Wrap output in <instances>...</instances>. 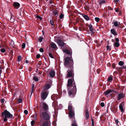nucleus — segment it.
Here are the masks:
<instances>
[{
    "label": "nucleus",
    "mask_w": 126,
    "mask_h": 126,
    "mask_svg": "<svg viewBox=\"0 0 126 126\" xmlns=\"http://www.w3.org/2000/svg\"><path fill=\"white\" fill-rule=\"evenodd\" d=\"M40 117L42 118L40 120L41 123H42L44 121V119L49 120L50 117V114L49 111L40 112Z\"/></svg>",
    "instance_id": "f257e3e1"
},
{
    "label": "nucleus",
    "mask_w": 126,
    "mask_h": 126,
    "mask_svg": "<svg viewBox=\"0 0 126 126\" xmlns=\"http://www.w3.org/2000/svg\"><path fill=\"white\" fill-rule=\"evenodd\" d=\"M2 115L3 118V120L4 122L7 120V118L13 119L14 118L13 115L6 110H4L2 113Z\"/></svg>",
    "instance_id": "f03ea898"
},
{
    "label": "nucleus",
    "mask_w": 126,
    "mask_h": 126,
    "mask_svg": "<svg viewBox=\"0 0 126 126\" xmlns=\"http://www.w3.org/2000/svg\"><path fill=\"white\" fill-rule=\"evenodd\" d=\"M64 61V64L65 66H67L69 65L71 68H73V61L71 58L66 57Z\"/></svg>",
    "instance_id": "7ed1b4c3"
},
{
    "label": "nucleus",
    "mask_w": 126,
    "mask_h": 126,
    "mask_svg": "<svg viewBox=\"0 0 126 126\" xmlns=\"http://www.w3.org/2000/svg\"><path fill=\"white\" fill-rule=\"evenodd\" d=\"M49 107L48 105L44 102H42L41 104L40 112L48 111Z\"/></svg>",
    "instance_id": "20e7f679"
},
{
    "label": "nucleus",
    "mask_w": 126,
    "mask_h": 126,
    "mask_svg": "<svg viewBox=\"0 0 126 126\" xmlns=\"http://www.w3.org/2000/svg\"><path fill=\"white\" fill-rule=\"evenodd\" d=\"M57 43L59 46L61 47L62 49L64 48V46L65 45V43L61 40H59L57 41Z\"/></svg>",
    "instance_id": "39448f33"
},
{
    "label": "nucleus",
    "mask_w": 126,
    "mask_h": 126,
    "mask_svg": "<svg viewBox=\"0 0 126 126\" xmlns=\"http://www.w3.org/2000/svg\"><path fill=\"white\" fill-rule=\"evenodd\" d=\"M77 89L76 87L75 86H74L73 88L71 90H70L69 91L68 94L69 96H71L73 94L75 93L76 92Z\"/></svg>",
    "instance_id": "423d86ee"
},
{
    "label": "nucleus",
    "mask_w": 126,
    "mask_h": 126,
    "mask_svg": "<svg viewBox=\"0 0 126 126\" xmlns=\"http://www.w3.org/2000/svg\"><path fill=\"white\" fill-rule=\"evenodd\" d=\"M67 74L66 76V78H68L69 77L73 76L74 74L73 71L72 70H68L67 71Z\"/></svg>",
    "instance_id": "0eeeda50"
},
{
    "label": "nucleus",
    "mask_w": 126,
    "mask_h": 126,
    "mask_svg": "<svg viewBox=\"0 0 126 126\" xmlns=\"http://www.w3.org/2000/svg\"><path fill=\"white\" fill-rule=\"evenodd\" d=\"M48 95V93L46 92H43L41 94L42 99L44 100L46 98Z\"/></svg>",
    "instance_id": "6e6552de"
},
{
    "label": "nucleus",
    "mask_w": 126,
    "mask_h": 126,
    "mask_svg": "<svg viewBox=\"0 0 126 126\" xmlns=\"http://www.w3.org/2000/svg\"><path fill=\"white\" fill-rule=\"evenodd\" d=\"M115 92L113 90L109 89L106 91L104 92V94L106 96L108 94L111 93Z\"/></svg>",
    "instance_id": "1a4fd4ad"
},
{
    "label": "nucleus",
    "mask_w": 126,
    "mask_h": 126,
    "mask_svg": "<svg viewBox=\"0 0 126 126\" xmlns=\"http://www.w3.org/2000/svg\"><path fill=\"white\" fill-rule=\"evenodd\" d=\"M50 122L49 120L45 121L43 124V126H50Z\"/></svg>",
    "instance_id": "9d476101"
},
{
    "label": "nucleus",
    "mask_w": 126,
    "mask_h": 126,
    "mask_svg": "<svg viewBox=\"0 0 126 126\" xmlns=\"http://www.w3.org/2000/svg\"><path fill=\"white\" fill-rule=\"evenodd\" d=\"M124 106V104L123 102H122L119 105V108L121 112H123L124 110L123 108V106Z\"/></svg>",
    "instance_id": "9b49d317"
},
{
    "label": "nucleus",
    "mask_w": 126,
    "mask_h": 126,
    "mask_svg": "<svg viewBox=\"0 0 126 126\" xmlns=\"http://www.w3.org/2000/svg\"><path fill=\"white\" fill-rule=\"evenodd\" d=\"M112 34L114 36H117L118 35L117 32L116 30L114 29H111L110 30Z\"/></svg>",
    "instance_id": "f8f14e48"
},
{
    "label": "nucleus",
    "mask_w": 126,
    "mask_h": 126,
    "mask_svg": "<svg viewBox=\"0 0 126 126\" xmlns=\"http://www.w3.org/2000/svg\"><path fill=\"white\" fill-rule=\"evenodd\" d=\"M73 83V79H69L68 81L67 87H69L70 86L72 85Z\"/></svg>",
    "instance_id": "ddd939ff"
},
{
    "label": "nucleus",
    "mask_w": 126,
    "mask_h": 126,
    "mask_svg": "<svg viewBox=\"0 0 126 126\" xmlns=\"http://www.w3.org/2000/svg\"><path fill=\"white\" fill-rule=\"evenodd\" d=\"M124 95L122 94H119L117 97V100H120L122 98L124 97Z\"/></svg>",
    "instance_id": "4468645a"
},
{
    "label": "nucleus",
    "mask_w": 126,
    "mask_h": 126,
    "mask_svg": "<svg viewBox=\"0 0 126 126\" xmlns=\"http://www.w3.org/2000/svg\"><path fill=\"white\" fill-rule=\"evenodd\" d=\"M13 5L15 8L16 9H18L19 7L20 4L17 2H15L14 3Z\"/></svg>",
    "instance_id": "2eb2a0df"
},
{
    "label": "nucleus",
    "mask_w": 126,
    "mask_h": 126,
    "mask_svg": "<svg viewBox=\"0 0 126 126\" xmlns=\"http://www.w3.org/2000/svg\"><path fill=\"white\" fill-rule=\"evenodd\" d=\"M69 116L71 118H73L74 117V114L73 111L69 112Z\"/></svg>",
    "instance_id": "dca6fc26"
},
{
    "label": "nucleus",
    "mask_w": 126,
    "mask_h": 126,
    "mask_svg": "<svg viewBox=\"0 0 126 126\" xmlns=\"http://www.w3.org/2000/svg\"><path fill=\"white\" fill-rule=\"evenodd\" d=\"M85 115L86 116L85 118L86 120L88 119L89 117V113L88 110H86L85 111Z\"/></svg>",
    "instance_id": "f3484780"
},
{
    "label": "nucleus",
    "mask_w": 126,
    "mask_h": 126,
    "mask_svg": "<svg viewBox=\"0 0 126 126\" xmlns=\"http://www.w3.org/2000/svg\"><path fill=\"white\" fill-rule=\"evenodd\" d=\"M55 72L54 70H52L49 73L50 76L52 78H53L55 75Z\"/></svg>",
    "instance_id": "a211bd4d"
},
{
    "label": "nucleus",
    "mask_w": 126,
    "mask_h": 126,
    "mask_svg": "<svg viewBox=\"0 0 126 126\" xmlns=\"http://www.w3.org/2000/svg\"><path fill=\"white\" fill-rule=\"evenodd\" d=\"M31 117L33 118L34 120H37V114L36 113H35L34 114H33L31 116Z\"/></svg>",
    "instance_id": "6ab92c4d"
},
{
    "label": "nucleus",
    "mask_w": 126,
    "mask_h": 126,
    "mask_svg": "<svg viewBox=\"0 0 126 126\" xmlns=\"http://www.w3.org/2000/svg\"><path fill=\"white\" fill-rule=\"evenodd\" d=\"M51 47L53 49H56L57 47L55 44L53 43H52L51 44Z\"/></svg>",
    "instance_id": "aec40b11"
},
{
    "label": "nucleus",
    "mask_w": 126,
    "mask_h": 126,
    "mask_svg": "<svg viewBox=\"0 0 126 126\" xmlns=\"http://www.w3.org/2000/svg\"><path fill=\"white\" fill-rule=\"evenodd\" d=\"M113 45L114 47H118L119 46L120 44L119 42H115Z\"/></svg>",
    "instance_id": "412c9836"
},
{
    "label": "nucleus",
    "mask_w": 126,
    "mask_h": 126,
    "mask_svg": "<svg viewBox=\"0 0 126 126\" xmlns=\"http://www.w3.org/2000/svg\"><path fill=\"white\" fill-rule=\"evenodd\" d=\"M83 17L87 21L89 20V18L87 16L84 15L83 16Z\"/></svg>",
    "instance_id": "4be33fe9"
},
{
    "label": "nucleus",
    "mask_w": 126,
    "mask_h": 126,
    "mask_svg": "<svg viewBox=\"0 0 126 126\" xmlns=\"http://www.w3.org/2000/svg\"><path fill=\"white\" fill-rule=\"evenodd\" d=\"M63 51L65 53L67 54H70V51L67 49H63Z\"/></svg>",
    "instance_id": "5701e85b"
},
{
    "label": "nucleus",
    "mask_w": 126,
    "mask_h": 126,
    "mask_svg": "<svg viewBox=\"0 0 126 126\" xmlns=\"http://www.w3.org/2000/svg\"><path fill=\"white\" fill-rule=\"evenodd\" d=\"M89 29L90 31L92 32V33L93 32L94 29L92 25H90L89 26Z\"/></svg>",
    "instance_id": "b1692460"
},
{
    "label": "nucleus",
    "mask_w": 126,
    "mask_h": 126,
    "mask_svg": "<svg viewBox=\"0 0 126 126\" xmlns=\"http://www.w3.org/2000/svg\"><path fill=\"white\" fill-rule=\"evenodd\" d=\"M68 110L69 112L73 111V108L70 105H69L68 106Z\"/></svg>",
    "instance_id": "393cba45"
},
{
    "label": "nucleus",
    "mask_w": 126,
    "mask_h": 126,
    "mask_svg": "<svg viewBox=\"0 0 126 126\" xmlns=\"http://www.w3.org/2000/svg\"><path fill=\"white\" fill-rule=\"evenodd\" d=\"M113 79V78L111 76H109L108 79V81L109 82H111Z\"/></svg>",
    "instance_id": "a878e982"
},
{
    "label": "nucleus",
    "mask_w": 126,
    "mask_h": 126,
    "mask_svg": "<svg viewBox=\"0 0 126 126\" xmlns=\"http://www.w3.org/2000/svg\"><path fill=\"white\" fill-rule=\"evenodd\" d=\"M120 23H118L117 22L115 21L114 22L113 24L114 26L115 27L118 26L120 24Z\"/></svg>",
    "instance_id": "bb28decb"
},
{
    "label": "nucleus",
    "mask_w": 126,
    "mask_h": 126,
    "mask_svg": "<svg viewBox=\"0 0 126 126\" xmlns=\"http://www.w3.org/2000/svg\"><path fill=\"white\" fill-rule=\"evenodd\" d=\"M124 63L123 61H121L119 62L118 64L120 66H122L124 65Z\"/></svg>",
    "instance_id": "cd10ccee"
},
{
    "label": "nucleus",
    "mask_w": 126,
    "mask_h": 126,
    "mask_svg": "<svg viewBox=\"0 0 126 126\" xmlns=\"http://www.w3.org/2000/svg\"><path fill=\"white\" fill-rule=\"evenodd\" d=\"M53 14L56 16H57L58 14V12L56 10L54 11L53 12Z\"/></svg>",
    "instance_id": "c85d7f7f"
},
{
    "label": "nucleus",
    "mask_w": 126,
    "mask_h": 126,
    "mask_svg": "<svg viewBox=\"0 0 126 126\" xmlns=\"http://www.w3.org/2000/svg\"><path fill=\"white\" fill-rule=\"evenodd\" d=\"M10 45L13 47H14V43L13 40H11Z\"/></svg>",
    "instance_id": "c756f323"
},
{
    "label": "nucleus",
    "mask_w": 126,
    "mask_h": 126,
    "mask_svg": "<svg viewBox=\"0 0 126 126\" xmlns=\"http://www.w3.org/2000/svg\"><path fill=\"white\" fill-rule=\"evenodd\" d=\"M34 85H33L32 86V89L31 90V91H30L31 94V95H32V94L33 92V88H34Z\"/></svg>",
    "instance_id": "7c9ffc66"
},
{
    "label": "nucleus",
    "mask_w": 126,
    "mask_h": 126,
    "mask_svg": "<svg viewBox=\"0 0 126 126\" xmlns=\"http://www.w3.org/2000/svg\"><path fill=\"white\" fill-rule=\"evenodd\" d=\"M111 47L110 46H107V49L108 50L110 51L111 50Z\"/></svg>",
    "instance_id": "2f4dec72"
},
{
    "label": "nucleus",
    "mask_w": 126,
    "mask_h": 126,
    "mask_svg": "<svg viewBox=\"0 0 126 126\" xmlns=\"http://www.w3.org/2000/svg\"><path fill=\"white\" fill-rule=\"evenodd\" d=\"M50 88V86L49 84H47L45 86V89H47Z\"/></svg>",
    "instance_id": "473e14b6"
},
{
    "label": "nucleus",
    "mask_w": 126,
    "mask_h": 126,
    "mask_svg": "<svg viewBox=\"0 0 126 126\" xmlns=\"http://www.w3.org/2000/svg\"><path fill=\"white\" fill-rule=\"evenodd\" d=\"M71 126H78L76 122L75 121L72 123Z\"/></svg>",
    "instance_id": "72a5a7b5"
},
{
    "label": "nucleus",
    "mask_w": 126,
    "mask_h": 126,
    "mask_svg": "<svg viewBox=\"0 0 126 126\" xmlns=\"http://www.w3.org/2000/svg\"><path fill=\"white\" fill-rule=\"evenodd\" d=\"M50 24L52 26V27L53 28L54 27V23L53 21L52 20H51L50 21Z\"/></svg>",
    "instance_id": "f704fd0d"
},
{
    "label": "nucleus",
    "mask_w": 126,
    "mask_h": 126,
    "mask_svg": "<svg viewBox=\"0 0 126 126\" xmlns=\"http://www.w3.org/2000/svg\"><path fill=\"white\" fill-rule=\"evenodd\" d=\"M95 20L96 22H98L99 21L100 19L98 17H96L95 18Z\"/></svg>",
    "instance_id": "c9c22d12"
},
{
    "label": "nucleus",
    "mask_w": 126,
    "mask_h": 126,
    "mask_svg": "<svg viewBox=\"0 0 126 126\" xmlns=\"http://www.w3.org/2000/svg\"><path fill=\"white\" fill-rule=\"evenodd\" d=\"M119 68L120 69H125L126 68V65L123 66L122 67H119Z\"/></svg>",
    "instance_id": "e433bc0d"
},
{
    "label": "nucleus",
    "mask_w": 126,
    "mask_h": 126,
    "mask_svg": "<svg viewBox=\"0 0 126 126\" xmlns=\"http://www.w3.org/2000/svg\"><path fill=\"white\" fill-rule=\"evenodd\" d=\"M0 51L2 53H4L5 52L6 50L5 48H2L0 50Z\"/></svg>",
    "instance_id": "4c0bfd02"
},
{
    "label": "nucleus",
    "mask_w": 126,
    "mask_h": 126,
    "mask_svg": "<svg viewBox=\"0 0 126 126\" xmlns=\"http://www.w3.org/2000/svg\"><path fill=\"white\" fill-rule=\"evenodd\" d=\"M43 39V38L42 37H40L39 39V40L40 42H42V40Z\"/></svg>",
    "instance_id": "58836bf2"
},
{
    "label": "nucleus",
    "mask_w": 126,
    "mask_h": 126,
    "mask_svg": "<svg viewBox=\"0 0 126 126\" xmlns=\"http://www.w3.org/2000/svg\"><path fill=\"white\" fill-rule=\"evenodd\" d=\"M15 19L14 18H12V16H11V18H10V20L11 21V22H13L15 21Z\"/></svg>",
    "instance_id": "ea45409f"
},
{
    "label": "nucleus",
    "mask_w": 126,
    "mask_h": 126,
    "mask_svg": "<svg viewBox=\"0 0 126 126\" xmlns=\"http://www.w3.org/2000/svg\"><path fill=\"white\" fill-rule=\"evenodd\" d=\"M33 79L35 81H37L38 80V78L36 77H34L33 78Z\"/></svg>",
    "instance_id": "a19ab883"
},
{
    "label": "nucleus",
    "mask_w": 126,
    "mask_h": 126,
    "mask_svg": "<svg viewBox=\"0 0 126 126\" xmlns=\"http://www.w3.org/2000/svg\"><path fill=\"white\" fill-rule=\"evenodd\" d=\"M115 121L116 125H118V124L119 122L118 120L117 119H115Z\"/></svg>",
    "instance_id": "79ce46f5"
},
{
    "label": "nucleus",
    "mask_w": 126,
    "mask_h": 126,
    "mask_svg": "<svg viewBox=\"0 0 126 126\" xmlns=\"http://www.w3.org/2000/svg\"><path fill=\"white\" fill-rule=\"evenodd\" d=\"M105 3V1L104 0H103L100 2H99V4H102Z\"/></svg>",
    "instance_id": "37998d69"
},
{
    "label": "nucleus",
    "mask_w": 126,
    "mask_h": 126,
    "mask_svg": "<svg viewBox=\"0 0 126 126\" xmlns=\"http://www.w3.org/2000/svg\"><path fill=\"white\" fill-rule=\"evenodd\" d=\"M35 122L34 121V120L32 121L31 122V124L32 126H33Z\"/></svg>",
    "instance_id": "c03bdc74"
},
{
    "label": "nucleus",
    "mask_w": 126,
    "mask_h": 126,
    "mask_svg": "<svg viewBox=\"0 0 126 126\" xmlns=\"http://www.w3.org/2000/svg\"><path fill=\"white\" fill-rule=\"evenodd\" d=\"M49 56L51 58H54L53 56H52V54L51 53H49Z\"/></svg>",
    "instance_id": "a18cd8bd"
},
{
    "label": "nucleus",
    "mask_w": 126,
    "mask_h": 126,
    "mask_svg": "<svg viewBox=\"0 0 126 126\" xmlns=\"http://www.w3.org/2000/svg\"><path fill=\"white\" fill-rule=\"evenodd\" d=\"M21 56H19L18 57L17 59L19 61H20L21 60Z\"/></svg>",
    "instance_id": "49530a36"
},
{
    "label": "nucleus",
    "mask_w": 126,
    "mask_h": 126,
    "mask_svg": "<svg viewBox=\"0 0 126 126\" xmlns=\"http://www.w3.org/2000/svg\"><path fill=\"white\" fill-rule=\"evenodd\" d=\"M36 17L37 18L39 19L40 20H41L42 19V18L40 16L37 15L36 16Z\"/></svg>",
    "instance_id": "de8ad7c7"
},
{
    "label": "nucleus",
    "mask_w": 126,
    "mask_h": 126,
    "mask_svg": "<svg viewBox=\"0 0 126 126\" xmlns=\"http://www.w3.org/2000/svg\"><path fill=\"white\" fill-rule=\"evenodd\" d=\"M63 15L62 14L60 15L59 17L60 19H62L63 18Z\"/></svg>",
    "instance_id": "09e8293b"
},
{
    "label": "nucleus",
    "mask_w": 126,
    "mask_h": 126,
    "mask_svg": "<svg viewBox=\"0 0 126 126\" xmlns=\"http://www.w3.org/2000/svg\"><path fill=\"white\" fill-rule=\"evenodd\" d=\"M25 46V43H23L22 44V47L23 48H24Z\"/></svg>",
    "instance_id": "8fccbe9b"
},
{
    "label": "nucleus",
    "mask_w": 126,
    "mask_h": 126,
    "mask_svg": "<svg viewBox=\"0 0 126 126\" xmlns=\"http://www.w3.org/2000/svg\"><path fill=\"white\" fill-rule=\"evenodd\" d=\"M39 51L40 52H44V50L42 48H40L39 49Z\"/></svg>",
    "instance_id": "3c124183"
},
{
    "label": "nucleus",
    "mask_w": 126,
    "mask_h": 126,
    "mask_svg": "<svg viewBox=\"0 0 126 126\" xmlns=\"http://www.w3.org/2000/svg\"><path fill=\"white\" fill-rule=\"evenodd\" d=\"M22 101V99H20V98L18 100V103H21Z\"/></svg>",
    "instance_id": "603ef678"
},
{
    "label": "nucleus",
    "mask_w": 126,
    "mask_h": 126,
    "mask_svg": "<svg viewBox=\"0 0 126 126\" xmlns=\"http://www.w3.org/2000/svg\"><path fill=\"white\" fill-rule=\"evenodd\" d=\"M112 111L113 112H114L115 111L116 112V110H115L112 107L111 108V109Z\"/></svg>",
    "instance_id": "864d4df0"
},
{
    "label": "nucleus",
    "mask_w": 126,
    "mask_h": 126,
    "mask_svg": "<svg viewBox=\"0 0 126 126\" xmlns=\"http://www.w3.org/2000/svg\"><path fill=\"white\" fill-rule=\"evenodd\" d=\"M24 112L26 114V115L28 114V112L27 110H25L24 111Z\"/></svg>",
    "instance_id": "5fc2aeb1"
},
{
    "label": "nucleus",
    "mask_w": 126,
    "mask_h": 126,
    "mask_svg": "<svg viewBox=\"0 0 126 126\" xmlns=\"http://www.w3.org/2000/svg\"><path fill=\"white\" fill-rule=\"evenodd\" d=\"M101 106L102 107H103L104 106V104L103 102H101L100 103Z\"/></svg>",
    "instance_id": "6e6d98bb"
},
{
    "label": "nucleus",
    "mask_w": 126,
    "mask_h": 126,
    "mask_svg": "<svg viewBox=\"0 0 126 126\" xmlns=\"http://www.w3.org/2000/svg\"><path fill=\"white\" fill-rule=\"evenodd\" d=\"M112 66L113 68H114L116 66L115 64L114 63H113L112 65Z\"/></svg>",
    "instance_id": "4d7b16f0"
},
{
    "label": "nucleus",
    "mask_w": 126,
    "mask_h": 126,
    "mask_svg": "<svg viewBox=\"0 0 126 126\" xmlns=\"http://www.w3.org/2000/svg\"><path fill=\"white\" fill-rule=\"evenodd\" d=\"M115 40L116 41L115 42H119V39L118 38H116L115 39Z\"/></svg>",
    "instance_id": "13d9d810"
},
{
    "label": "nucleus",
    "mask_w": 126,
    "mask_h": 126,
    "mask_svg": "<svg viewBox=\"0 0 126 126\" xmlns=\"http://www.w3.org/2000/svg\"><path fill=\"white\" fill-rule=\"evenodd\" d=\"M84 8L87 10H89V8L87 6H85L84 7Z\"/></svg>",
    "instance_id": "bf43d9fd"
},
{
    "label": "nucleus",
    "mask_w": 126,
    "mask_h": 126,
    "mask_svg": "<svg viewBox=\"0 0 126 126\" xmlns=\"http://www.w3.org/2000/svg\"><path fill=\"white\" fill-rule=\"evenodd\" d=\"M40 57V55L39 54H38L37 55L36 57L37 59H39Z\"/></svg>",
    "instance_id": "052dcab7"
},
{
    "label": "nucleus",
    "mask_w": 126,
    "mask_h": 126,
    "mask_svg": "<svg viewBox=\"0 0 126 126\" xmlns=\"http://www.w3.org/2000/svg\"><path fill=\"white\" fill-rule=\"evenodd\" d=\"M1 102L3 103L4 102V99H2L1 100Z\"/></svg>",
    "instance_id": "680f3d73"
},
{
    "label": "nucleus",
    "mask_w": 126,
    "mask_h": 126,
    "mask_svg": "<svg viewBox=\"0 0 126 126\" xmlns=\"http://www.w3.org/2000/svg\"><path fill=\"white\" fill-rule=\"evenodd\" d=\"M119 1V0H114V1L115 3H117L118 2V1Z\"/></svg>",
    "instance_id": "e2e57ef3"
},
{
    "label": "nucleus",
    "mask_w": 126,
    "mask_h": 126,
    "mask_svg": "<svg viewBox=\"0 0 126 126\" xmlns=\"http://www.w3.org/2000/svg\"><path fill=\"white\" fill-rule=\"evenodd\" d=\"M114 9L115 10V12H118V11H119L118 10V9H117L116 8H115Z\"/></svg>",
    "instance_id": "0e129e2a"
},
{
    "label": "nucleus",
    "mask_w": 126,
    "mask_h": 126,
    "mask_svg": "<svg viewBox=\"0 0 126 126\" xmlns=\"http://www.w3.org/2000/svg\"><path fill=\"white\" fill-rule=\"evenodd\" d=\"M25 62L26 63H27L29 62V61L27 60H26L25 61Z\"/></svg>",
    "instance_id": "69168bd1"
},
{
    "label": "nucleus",
    "mask_w": 126,
    "mask_h": 126,
    "mask_svg": "<svg viewBox=\"0 0 126 126\" xmlns=\"http://www.w3.org/2000/svg\"><path fill=\"white\" fill-rule=\"evenodd\" d=\"M63 92L64 93H66V91L65 90H64L63 91Z\"/></svg>",
    "instance_id": "338daca9"
},
{
    "label": "nucleus",
    "mask_w": 126,
    "mask_h": 126,
    "mask_svg": "<svg viewBox=\"0 0 126 126\" xmlns=\"http://www.w3.org/2000/svg\"><path fill=\"white\" fill-rule=\"evenodd\" d=\"M111 41L113 42H114V40L113 39H112V40H111Z\"/></svg>",
    "instance_id": "774afa93"
}]
</instances>
